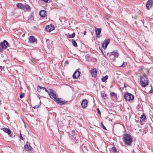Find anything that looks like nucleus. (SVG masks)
Instances as JSON below:
<instances>
[{"label":"nucleus","mask_w":153,"mask_h":153,"mask_svg":"<svg viewBox=\"0 0 153 153\" xmlns=\"http://www.w3.org/2000/svg\"><path fill=\"white\" fill-rule=\"evenodd\" d=\"M95 33L97 37L100 38V34L101 32V28H95Z\"/></svg>","instance_id":"nucleus-10"},{"label":"nucleus","mask_w":153,"mask_h":153,"mask_svg":"<svg viewBox=\"0 0 153 153\" xmlns=\"http://www.w3.org/2000/svg\"><path fill=\"white\" fill-rule=\"evenodd\" d=\"M55 102H56L57 103L61 105H62L66 103L67 101L64 100H61V98H58L56 99L55 100Z\"/></svg>","instance_id":"nucleus-7"},{"label":"nucleus","mask_w":153,"mask_h":153,"mask_svg":"<svg viewBox=\"0 0 153 153\" xmlns=\"http://www.w3.org/2000/svg\"><path fill=\"white\" fill-rule=\"evenodd\" d=\"M4 132L7 133L9 135H10L11 132L10 129L9 128H1Z\"/></svg>","instance_id":"nucleus-17"},{"label":"nucleus","mask_w":153,"mask_h":153,"mask_svg":"<svg viewBox=\"0 0 153 153\" xmlns=\"http://www.w3.org/2000/svg\"><path fill=\"white\" fill-rule=\"evenodd\" d=\"M97 111H98V113L99 114H101V112H100V111L99 110V109L98 108H97Z\"/></svg>","instance_id":"nucleus-36"},{"label":"nucleus","mask_w":153,"mask_h":153,"mask_svg":"<svg viewBox=\"0 0 153 153\" xmlns=\"http://www.w3.org/2000/svg\"><path fill=\"white\" fill-rule=\"evenodd\" d=\"M38 107H39V106L36 105V106H34L33 108H38Z\"/></svg>","instance_id":"nucleus-38"},{"label":"nucleus","mask_w":153,"mask_h":153,"mask_svg":"<svg viewBox=\"0 0 153 153\" xmlns=\"http://www.w3.org/2000/svg\"><path fill=\"white\" fill-rule=\"evenodd\" d=\"M133 153H134V150H133Z\"/></svg>","instance_id":"nucleus-42"},{"label":"nucleus","mask_w":153,"mask_h":153,"mask_svg":"<svg viewBox=\"0 0 153 153\" xmlns=\"http://www.w3.org/2000/svg\"><path fill=\"white\" fill-rule=\"evenodd\" d=\"M25 96V94L24 93H22L20 95V98L21 99L23 98Z\"/></svg>","instance_id":"nucleus-30"},{"label":"nucleus","mask_w":153,"mask_h":153,"mask_svg":"<svg viewBox=\"0 0 153 153\" xmlns=\"http://www.w3.org/2000/svg\"><path fill=\"white\" fill-rule=\"evenodd\" d=\"M72 43L74 46L76 47H77L78 46L76 42L74 39H72Z\"/></svg>","instance_id":"nucleus-26"},{"label":"nucleus","mask_w":153,"mask_h":153,"mask_svg":"<svg viewBox=\"0 0 153 153\" xmlns=\"http://www.w3.org/2000/svg\"><path fill=\"white\" fill-rule=\"evenodd\" d=\"M101 127L104 130H106V128H105V127L104 126L102 122H101Z\"/></svg>","instance_id":"nucleus-31"},{"label":"nucleus","mask_w":153,"mask_h":153,"mask_svg":"<svg viewBox=\"0 0 153 153\" xmlns=\"http://www.w3.org/2000/svg\"><path fill=\"white\" fill-rule=\"evenodd\" d=\"M75 33H73L71 34H69L67 36V37L69 38H74L75 37Z\"/></svg>","instance_id":"nucleus-27"},{"label":"nucleus","mask_w":153,"mask_h":153,"mask_svg":"<svg viewBox=\"0 0 153 153\" xmlns=\"http://www.w3.org/2000/svg\"><path fill=\"white\" fill-rule=\"evenodd\" d=\"M74 131H72V134L71 135V137L73 141L75 143H76L77 140V137H76L74 134Z\"/></svg>","instance_id":"nucleus-13"},{"label":"nucleus","mask_w":153,"mask_h":153,"mask_svg":"<svg viewBox=\"0 0 153 153\" xmlns=\"http://www.w3.org/2000/svg\"><path fill=\"white\" fill-rule=\"evenodd\" d=\"M45 29L48 32H51L54 29V26L52 25H50L46 27Z\"/></svg>","instance_id":"nucleus-8"},{"label":"nucleus","mask_w":153,"mask_h":153,"mask_svg":"<svg viewBox=\"0 0 153 153\" xmlns=\"http://www.w3.org/2000/svg\"><path fill=\"white\" fill-rule=\"evenodd\" d=\"M101 50V52H102V53L103 54H104V53H103V51H102V50Z\"/></svg>","instance_id":"nucleus-41"},{"label":"nucleus","mask_w":153,"mask_h":153,"mask_svg":"<svg viewBox=\"0 0 153 153\" xmlns=\"http://www.w3.org/2000/svg\"><path fill=\"white\" fill-rule=\"evenodd\" d=\"M8 45V42L7 41L4 40L3 42L1 43L0 45L3 49H4L7 48Z\"/></svg>","instance_id":"nucleus-5"},{"label":"nucleus","mask_w":153,"mask_h":153,"mask_svg":"<svg viewBox=\"0 0 153 153\" xmlns=\"http://www.w3.org/2000/svg\"><path fill=\"white\" fill-rule=\"evenodd\" d=\"M46 42H47L48 47L49 48H52V41H51L49 39H47V40H46Z\"/></svg>","instance_id":"nucleus-15"},{"label":"nucleus","mask_w":153,"mask_h":153,"mask_svg":"<svg viewBox=\"0 0 153 153\" xmlns=\"http://www.w3.org/2000/svg\"><path fill=\"white\" fill-rule=\"evenodd\" d=\"M41 88L42 89V90L43 91L45 90L46 89L45 88L42 87H41Z\"/></svg>","instance_id":"nucleus-35"},{"label":"nucleus","mask_w":153,"mask_h":153,"mask_svg":"<svg viewBox=\"0 0 153 153\" xmlns=\"http://www.w3.org/2000/svg\"><path fill=\"white\" fill-rule=\"evenodd\" d=\"M20 138L21 140H23V137H22V134L21 133L20 134Z\"/></svg>","instance_id":"nucleus-34"},{"label":"nucleus","mask_w":153,"mask_h":153,"mask_svg":"<svg viewBox=\"0 0 153 153\" xmlns=\"http://www.w3.org/2000/svg\"><path fill=\"white\" fill-rule=\"evenodd\" d=\"M101 96L102 97H105L106 96V94L105 93H101Z\"/></svg>","instance_id":"nucleus-32"},{"label":"nucleus","mask_w":153,"mask_h":153,"mask_svg":"<svg viewBox=\"0 0 153 153\" xmlns=\"http://www.w3.org/2000/svg\"><path fill=\"white\" fill-rule=\"evenodd\" d=\"M117 153V149L115 147H113L110 150V153Z\"/></svg>","instance_id":"nucleus-23"},{"label":"nucleus","mask_w":153,"mask_h":153,"mask_svg":"<svg viewBox=\"0 0 153 153\" xmlns=\"http://www.w3.org/2000/svg\"><path fill=\"white\" fill-rule=\"evenodd\" d=\"M108 79V76L106 75L105 76H103L101 78V80L102 82H105Z\"/></svg>","instance_id":"nucleus-25"},{"label":"nucleus","mask_w":153,"mask_h":153,"mask_svg":"<svg viewBox=\"0 0 153 153\" xmlns=\"http://www.w3.org/2000/svg\"><path fill=\"white\" fill-rule=\"evenodd\" d=\"M54 1H57L58 0H54Z\"/></svg>","instance_id":"nucleus-45"},{"label":"nucleus","mask_w":153,"mask_h":153,"mask_svg":"<svg viewBox=\"0 0 153 153\" xmlns=\"http://www.w3.org/2000/svg\"><path fill=\"white\" fill-rule=\"evenodd\" d=\"M91 73L92 77H95L97 76V71L96 68L92 69L91 71Z\"/></svg>","instance_id":"nucleus-12"},{"label":"nucleus","mask_w":153,"mask_h":153,"mask_svg":"<svg viewBox=\"0 0 153 153\" xmlns=\"http://www.w3.org/2000/svg\"><path fill=\"white\" fill-rule=\"evenodd\" d=\"M119 53L117 51H114L111 53V56L113 55L115 57H117L118 56Z\"/></svg>","instance_id":"nucleus-21"},{"label":"nucleus","mask_w":153,"mask_h":153,"mask_svg":"<svg viewBox=\"0 0 153 153\" xmlns=\"http://www.w3.org/2000/svg\"><path fill=\"white\" fill-rule=\"evenodd\" d=\"M30 7L28 4H25L24 5L23 10H27L28 11L30 10Z\"/></svg>","instance_id":"nucleus-19"},{"label":"nucleus","mask_w":153,"mask_h":153,"mask_svg":"<svg viewBox=\"0 0 153 153\" xmlns=\"http://www.w3.org/2000/svg\"><path fill=\"white\" fill-rule=\"evenodd\" d=\"M110 39H106L102 43V46L104 49H105L107 48L108 45L110 42Z\"/></svg>","instance_id":"nucleus-6"},{"label":"nucleus","mask_w":153,"mask_h":153,"mask_svg":"<svg viewBox=\"0 0 153 153\" xmlns=\"http://www.w3.org/2000/svg\"><path fill=\"white\" fill-rule=\"evenodd\" d=\"M140 80V85L143 87H145L148 84V78L145 76H141Z\"/></svg>","instance_id":"nucleus-2"},{"label":"nucleus","mask_w":153,"mask_h":153,"mask_svg":"<svg viewBox=\"0 0 153 153\" xmlns=\"http://www.w3.org/2000/svg\"><path fill=\"white\" fill-rule=\"evenodd\" d=\"M110 95L111 97H113L115 98L117 97V94H115L114 92H112L110 93Z\"/></svg>","instance_id":"nucleus-28"},{"label":"nucleus","mask_w":153,"mask_h":153,"mask_svg":"<svg viewBox=\"0 0 153 153\" xmlns=\"http://www.w3.org/2000/svg\"><path fill=\"white\" fill-rule=\"evenodd\" d=\"M39 14L41 16L45 17L46 15V12L44 10H42L40 11Z\"/></svg>","instance_id":"nucleus-18"},{"label":"nucleus","mask_w":153,"mask_h":153,"mask_svg":"<svg viewBox=\"0 0 153 153\" xmlns=\"http://www.w3.org/2000/svg\"><path fill=\"white\" fill-rule=\"evenodd\" d=\"M65 63H66L67 64H68V61H66L65 62Z\"/></svg>","instance_id":"nucleus-39"},{"label":"nucleus","mask_w":153,"mask_h":153,"mask_svg":"<svg viewBox=\"0 0 153 153\" xmlns=\"http://www.w3.org/2000/svg\"><path fill=\"white\" fill-rule=\"evenodd\" d=\"M86 31H85L84 32V35H86Z\"/></svg>","instance_id":"nucleus-40"},{"label":"nucleus","mask_w":153,"mask_h":153,"mask_svg":"<svg viewBox=\"0 0 153 153\" xmlns=\"http://www.w3.org/2000/svg\"><path fill=\"white\" fill-rule=\"evenodd\" d=\"M146 118V117L144 115V114L142 115L141 116L140 120V122L141 124L142 122H143L144 121Z\"/></svg>","instance_id":"nucleus-22"},{"label":"nucleus","mask_w":153,"mask_h":153,"mask_svg":"<svg viewBox=\"0 0 153 153\" xmlns=\"http://www.w3.org/2000/svg\"><path fill=\"white\" fill-rule=\"evenodd\" d=\"M49 90L50 91L49 94L50 97L52 99H53L55 101V100L57 98L58 96L57 94H56V92L52 89H50Z\"/></svg>","instance_id":"nucleus-3"},{"label":"nucleus","mask_w":153,"mask_h":153,"mask_svg":"<svg viewBox=\"0 0 153 153\" xmlns=\"http://www.w3.org/2000/svg\"><path fill=\"white\" fill-rule=\"evenodd\" d=\"M124 98L126 100H132L134 98V96L130 93L127 92L124 94Z\"/></svg>","instance_id":"nucleus-4"},{"label":"nucleus","mask_w":153,"mask_h":153,"mask_svg":"<svg viewBox=\"0 0 153 153\" xmlns=\"http://www.w3.org/2000/svg\"><path fill=\"white\" fill-rule=\"evenodd\" d=\"M24 149L25 150L28 151H31L32 150V148L29 145H26L24 146Z\"/></svg>","instance_id":"nucleus-16"},{"label":"nucleus","mask_w":153,"mask_h":153,"mask_svg":"<svg viewBox=\"0 0 153 153\" xmlns=\"http://www.w3.org/2000/svg\"><path fill=\"white\" fill-rule=\"evenodd\" d=\"M45 91L48 94H49V92L48 91V90L46 89L45 90Z\"/></svg>","instance_id":"nucleus-37"},{"label":"nucleus","mask_w":153,"mask_h":153,"mask_svg":"<svg viewBox=\"0 0 153 153\" xmlns=\"http://www.w3.org/2000/svg\"><path fill=\"white\" fill-rule=\"evenodd\" d=\"M36 40L34 37L32 36H30L29 37V41L31 42H34Z\"/></svg>","instance_id":"nucleus-20"},{"label":"nucleus","mask_w":153,"mask_h":153,"mask_svg":"<svg viewBox=\"0 0 153 153\" xmlns=\"http://www.w3.org/2000/svg\"><path fill=\"white\" fill-rule=\"evenodd\" d=\"M124 88H126V87L125 84L124 85Z\"/></svg>","instance_id":"nucleus-43"},{"label":"nucleus","mask_w":153,"mask_h":153,"mask_svg":"<svg viewBox=\"0 0 153 153\" xmlns=\"http://www.w3.org/2000/svg\"><path fill=\"white\" fill-rule=\"evenodd\" d=\"M41 88V87L39 85H38L37 86V90L39 92H40L41 91V90H42V89Z\"/></svg>","instance_id":"nucleus-29"},{"label":"nucleus","mask_w":153,"mask_h":153,"mask_svg":"<svg viewBox=\"0 0 153 153\" xmlns=\"http://www.w3.org/2000/svg\"><path fill=\"white\" fill-rule=\"evenodd\" d=\"M126 63L123 62V64L121 66H120V67H124L126 66Z\"/></svg>","instance_id":"nucleus-33"},{"label":"nucleus","mask_w":153,"mask_h":153,"mask_svg":"<svg viewBox=\"0 0 153 153\" xmlns=\"http://www.w3.org/2000/svg\"><path fill=\"white\" fill-rule=\"evenodd\" d=\"M24 5L22 4L21 3H19L17 4V6L19 9H21L23 10L24 8Z\"/></svg>","instance_id":"nucleus-24"},{"label":"nucleus","mask_w":153,"mask_h":153,"mask_svg":"<svg viewBox=\"0 0 153 153\" xmlns=\"http://www.w3.org/2000/svg\"><path fill=\"white\" fill-rule=\"evenodd\" d=\"M2 68V67L1 66H0V68Z\"/></svg>","instance_id":"nucleus-44"},{"label":"nucleus","mask_w":153,"mask_h":153,"mask_svg":"<svg viewBox=\"0 0 153 153\" xmlns=\"http://www.w3.org/2000/svg\"><path fill=\"white\" fill-rule=\"evenodd\" d=\"M152 15H153V13H152Z\"/></svg>","instance_id":"nucleus-46"},{"label":"nucleus","mask_w":153,"mask_h":153,"mask_svg":"<svg viewBox=\"0 0 153 153\" xmlns=\"http://www.w3.org/2000/svg\"><path fill=\"white\" fill-rule=\"evenodd\" d=\"M123 139L124 143L127 146L130 145L133 142L132 137L129 134H125L123 137Z\"/></svg>","instance_id":"nucleus-1"},{"label":"nucleus","mask_w":153,"mask_h":153,"mask_svg":"<svg viewBox=\"0 0 153 153\" xmlns=\"http://www.w3.org/2000/svg\"><path fill=\"white\" fill-rule=\"evenodd\" d=\"M80 74V72L78 71H76L73 74V77L74 79H77Z\"/></svg>","instance_id":"nucleus-11"},{"label":"nucleus","mask_w":153,"mask_h":153,"mask_svg":"<svg viewBox=\"0 0 153 153\" xmlns=\"http://www.w3.org/2000/svg\"><path fill=\"white\" fill-rule=\"evenodd\" d=\"M153 4V1L152 0H149L146 3V8L149 10L152 6Z\"/></svg>","instance_id":"nucleus-9"},{"label":"nucleus","mask_w":153,"mask_h":153,"mask_svg":"<svg viewBox=\"0 0 153 153\" xmlns=\"http://www.w3.org/2000/svg\"><path fill=\"white\" fill-rule=\"evenodd\" d=\"M88 102L87 100L86 99L83 100L82 102L81 105L82 108H85L87 105Z\"/></svg>","instance_id":"nucleus-14"}]
</instances>
